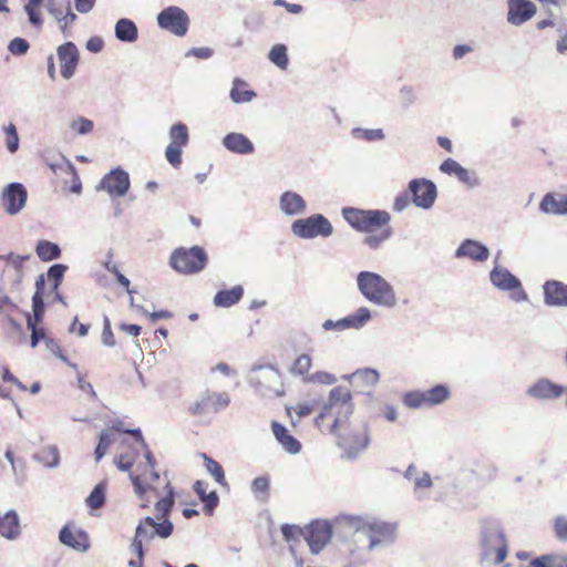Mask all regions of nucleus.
<instances>
[{"mask_svg":"<svg viewBox=\"0 0 567 567\" xmlns=\"http://www.w3.org/2000/svg\"><path fill=\"white\" fill-rule=\"evenodd\" d=\"M353 412L351 392L344 386H336L330 391L328 401L315 420L316 425L321 429L326 417H333L329 431L338 437V445L344 451L342 456L348 460L358 458L370 444L367 425L363 434L351 432L350 417Z\"/></svg>","mask_w":567,"mask_h":567,"instance_id":"obj_1","label":"nucleus"},{"mask_svg":"<svg viewBox=\"0 0 567 567\" xmlns=\"http://www.w3.org/2000/svg\"><path fill=\"white\" fill-rule=\"evenodd\" d=\"M357 288L369 302L385 309L398 306V297L393 286L380 274L369 270L358 272Z\"/></svg>","mask_w":567,"mask_h":567,"instance_id":"obj_2","label":"nucleus"},{"mask_svg":"<svg viewBox=\"0 0 567 567\" xmlns=\"http://www.w3.org/2000/svg\"><path fill=\"white\" fill-rule=\"evenodd\" d=\"M342 520L357 532H362L367 535L369 539V550L384 548L393 544L396 539L395 524L352 515L342 517Z\"/></svg>","mask_w":567,"mask_h":567,"instance_id":"obj_3","label":"nucleus"},{"mask_svg":"<svg viewBox=\"0 0 567 567\" xmlns=\"http://www.w3.org/2000/svg\"><path fill=\"white\" fill-rule=\"evenodd\" d=\"M481 555L483 559H492L494 564H501L508 554L505 534L498 522L484 519L481 522Z\"/></svg>","mask_w":567,"mask_h":567,"instance_id":"obj_4","label":"nucleus"},{"mask_svg":"<svg viewBox=\"0 0 567 567\" xmlns=\"http://www.w3.org/2000/svg\"><path fill=\"white\" fill-rule=\"evenodd\" d=\"M174 525L169 519L157 520L155 517L145 516L138 520L135 534L131 543V550L143 555V548L148 545L155 537L166 539L172 536Z\"/></svg>","mask_w":567,"mask_h":567,"instance_id":"obj_5","label":"nucleus"},{"mask_svg":"<svg viewBox=\"0 0 567 567\" xmlns=\"http://www.w3.org/2000/svg\"><path fill=\"white\" fill-rule=\"evenodd\" d=\"M207 261V254L202 247H179L172 252L169 266L179 274L190 275L202 271L206 267Z\"/></svg>","mask_w":567,"mask_h":567,"instance_id":"obj_6","label":"nucleus"},{"mask_svg":"<svg viewBox=\"0 0 567 567\" xmlns=\"http://www.w3.org/2000/svg\"><path fill=\"white\" fill-rule=\"evenodd\" d=\"M291 231L301 239L327 238L333 234V226L322 214H313L309 217L293 220Z\"/></svg>","mask_w":567,"mask_h":567,"instance_id":"obj_7","label":"nucleus"},{"mask_svg":"<svg viewBox=\"0 0 567 567\" xmlns=\"http://www.w3.org/2000/svg\"><path fill=\"white\" fill-rule=\"evenodd\" d=\"M489 280L496 289L511 292V298L514 301L524 302L528 300V296L523 289L520 280L498 262H496L491 270Z\"/></svg>","mask_w":567,"mask_h":567,"instance_id":"obj_8","label":"nucleus"},{"mask_svg":"<svg viewBox=\"0 0 567 567\" xmlns=\"http://www.w3.org/2000/svg\"><path fill=\"white\" fill-rule=\"evenodd\" d=\"M157 24L161 29L166 30L177 37H184L189 27V18L187 13L179 7L171 6L163 9L157 14Z\"/></svg>","mask_w":567,"mask_h":567,"instance_id":"obj_9","label":"nucleus"},{"mask_svg":"<svg viewBox=\"0 0 567 567\" xmlns=\"http://www.w3.org/2000/svg\"><path fill=\"white\" fill-rule=\"evenodd\" d=\"M411 202L417 208L429 210L433 207L436 197V185L426 178H414L408 184Z\"/></svg>","mask_w":567,"mask_h":567,"instance_id":"obj_10","label":"nucleus"},{"mask_svg":"<svg viewBox=\"0 0 567 567\" xmlns=\"http://www.w3.org/2000/svg\"><path fill=\"white\" fill-rule=\"evenodd\" d=\"M131 187L130 175L117 166L106 173L96 186L97 190H105L112 198L125 196Z\"/></svg>","mask_w":567,"mask_h":567,"instance_id":"obj_11","label":"nucleus"},{"mask_svg":"<svg viewBox=\"0 0 567 567\" xmlns=\"http://www.w3.org/2000/svg\"><path fill=\"white\" fill-rule=\"evenodd\" d=\"M332 527L328 520H313L305 528L306 539L311 554H319L330 542Z\"/></svg>","mask_w":567,"mask_h":567,"instance_id":"obj_12","label":"nucleus"},{"mask_svg":"<svg viewBox=\"0 0 567 567\" xmlns=\"http://www.w3.org/2000/svg\"><path fill=\"white\" fill-rule=\"evenodd\" d=\"M372 318L371 310L368 307H360L353 313L339 320L327 319L322 323L326 331H344L347 329L359 330L363 328Z\"/></svg>","mask_w":567,"mask_h":567,"instance_id":"obj_13","label":"nucleus"},{"mask_svg":"<svg viewBox=\"0 0 567 567\" xmlns=\"http://www.w3.org/2000/svg\"><path fill=\"white\" fill-rule=\"evenodd\" d=\"M28 199V192L23 184L14 182L8 184L1 193V203L7 214L20 213Z\"/></svg>","mask_w":567,"mask_h":567,"instance_id":"obj_14","label":"nucleus"},{"mask_svg":"<svg viewBox=\"0 0 567 567\" xmlns=\"http://www.w3.org/2000/svg\"><path fill=\"white\" fill-rule=\"evenodd\" d=\"M230 402L229 395L223 393H210L206 392L199 395V398L189 408L188 412L192 415H203L207 412H217L220 409L226 408Z\"/></svg>","mask_w":567,"mask_h":567,"instance_id":"obj_15","label":"nucleus"},{"mask_svg":"<svg viewBox=\"0 0 567 567\" xmlns=\"http://www.w3.org/2000/svg\"><path fill=\"white\" fill-rule=\"evenodd\" d=\"M565 393V388L547 378H539L530 384L526 394L538 401H553L559 399Z\"/></svg>","mask_w":567,"mask_h":567,"instance_id":"obj_16","label":"nucleus"},{"mask_svg":"<svg viewBox=\"0 0 567 567\" xmlns=\"http://www.w3.org/2000/svg\"><path fill=\"white\" fill-rule=\"evenodd\" d=\"M259 372L256 377H251L250 383L259 391L261 394H267L268 392H274L276 395L280 396L284 394L282 389H277L275 386L276 383L280 381V373L274 367H259L257 369Z\"/></svg>","mask_w":567,"mask_h":567,"instance_id":"obj_17","label":"nucleus"},{"mask_svg":"<svg viewBox=\"0 0 567 567\" xmlns=\"http://www.w3.org/2000/svg\"><path fill=\"white\" fill-rule=\"evenodd\" d=\"M507 8V22L515 27L530 20L537 11L536 4L529 0H508Z\"/></svg>","mask_w":567,"mask_h":567,"instance_id":"obj_18","label":"nucleus"},{"mask_svg":"<svg viewBox=\"0 0 567 567\" xmlns=\"http://www.w3.org/2000/svg\"><path fill=\"white\" fill-rule=\"evenodd\" d=\"M56 54L60 61L61 75L65 80L71 79L75 73L80 60L76 45L73 42H65L58 47Z\"/></svg>","mask_w":567,"mask_h":567,"instance_id":"obj_19","label":"nucleus"},{"mask_svg":"<svg viewBox=\"0 0 567 567\" xmlns=\"http://www.w3.org/2000/svg\"><path fill=\"white\" fill-rule=\"evenodd\" d=\"M278 207L282 215L287 217H296L306 213L307 202L300 194L293 190H285L279 196Z\"/></svg>","mask_w":567,"mask_h":567,"instance_id":"obj_20","label":"nucleus"},{"mask_svg":"<svg viewBox=\"0 0 567 567\" xmlns=\"http://www.w3.org/2000/svg\"><path fill=\"white\" fill-rule=\"evenodd\" d=\"M544 302L548 307L567 308V285L559 280H547L543 285Z\"/></svg>","mask_w":567,"mask_h":567,"instance_id":"obj_21","label":"nucleus"},{"mask_svg":"<svg viewBox=\"0 0 567 567\" xmlns=\"http://www.w3.org/2000/svg\"><path fill=\"white\" fill-rule=\"evenodd\" d=\"M456 258H470L471 260L483 262L489 257V249L482 243L474 239H465L455 250Z\"/></svg>","mask_w":567,"mask_h":567,"instance_id":"obj_22","label":"nucleus"},{"mask_svg":"<svg viewBox=\"0 0 567 567\" xmlns=\"http://www.w3.org/2000/svg\"><path fill=\"white\" fill-rule=\"evenodd\" d=\"M221 145L238 155H250L255 152L254 143L243 133L231 132L221 140Z\"/></svg>","mask_w":567,"mask_h":567,"instance_id":"obj_23","label":"nucleus"},{"mask_svg":"<svg viewBox=\"0 0 567 567\" xmlns=\"http://www.w3.org/2000/svg\"><path fill=\"white\" fill-rule=\"evenodd\" d=\"M59 540L78 551H86L90 547L87 534L82 529L73 532L68 525L61 528Z\"/></svg>","mask_w":567,"mask_h":567,"instance_id":"obj_24","label":"nucleus"},{"mask_svg":"<svg viewBox=\"0 0 567 567\" xmlns=\"http://www.w3.org/2000/svg\"><path fill=\"white\" fill-rule=\"evenodd\" d=\"M539 210L547 215H567V195L546 193L539 203Z\"/></svg>","mask_w":567,"mask_h":567,"instance_id":"obj_25","label":"nucleus"},{"mask_svg":"<svg viewBox=\"0 0 567 567\" xmlns=\"http://www.w3.org/2000/svg\"><path fill=\"white\" fill-rule=\"evenodd\" d=\"M21 535L20 517L14 509L0 514V536L16 540Z\"/></svg>","mask_w":567,"mask_h":567,"instance_id":"obj_26","label":"nucleus"},{"mask_svg":"<svg viewBox=\"0 0 567 567\" xmlns=\"http://www.w3.org/2000/svg\"><path fill=\"white\" fill-rule=\"evenodd\" d=\"M391 215L386 210L381 209H365L364 217L361 225V233H373L389 224Z\"/></svg>","mask_w":567,"mask_h":567,"instance_id":"obj_27","label":"nucleus"},{"mask_svg":"<svg viewBox=\"0 0 567 567\" xmlns=\"http://www.w3.org/2000/svg\"><path fill=\"white\" fill-rule=\"evenodd\" d=\"M343 379L350 381L354 386L358 388H371L379 382L380 374L375 369L364 368L358 369L353 373L344 375Z\"/></svg>","mask_w":567,"mask_h":567,"instance_id":"obj_28","label":"nucleus"},{"mask_svg":"<svg viewBox=\"0 0 567 567\" xmlns=\"http://www.w3.org/2000/svg\"><path fill=\"white\" fill-rule=\"evenodd\" d=\"M272 433L276 437V440L281 444L284 450L290 454H297L301 450L300 442L289 434L286 426L278 422L271 423Z\"/></svg>","mask_w":567,"mask_h":567,"instance_id":"obj_29","label":"nucleus"},{"mask_svg":"<svg viewBox=\"0 0 567 567\" xmlns=\"http://www.w3.org/2000/svg\"><path fill=\"white\" fill-rule=\"evenodd\" d=\"M114 33L118 41L133 43L138 38V29L135 22L128 18H121L116 21Z\"/></svg>","mask_w":567,"mask_h":567,"instance_id":"obj_30","label":"nucleus"},{"mask_svg":"<svg viewBox=\"0 0 567 567\" xmlns=\"http://www.w3.org/2000/svg\"><path fill=\"white\" fill-rule=\"evenodd\" d=\"M208 483L204 481H196L194 491L204 503V512L212 515L219 503V496L215 491L207 493Z\"/></svg>","mask_w":567,"mask_h":567,"instance_id":"obj_31","label":"nucleus"},{"mask_svg":"<svg viewBox=\"0 0 567 567\" xmlns=\"http://www.w3.org/2000/svg\"><path fill=\"white\" fill-rule=\"evenodd\" d=\"M244 296V288L240 285H236L230 289H224L217 291L214 297V305L220 308H229L238 303Z\"/></svg>","mask_w":567,"mask_h":567,"instance_id":"obj_32","label":"nucleus"},{"mask_svg":"<svg viewBox=\"0 0 567 567\" xmlns=\"http://www.w3.org/2000/svg\"><path fill=\"white\" fill-rule=\"evenodd\" d=\"M256 92L247 89V83L240 79L235 78L233 87L229 92L230 100L236 104L248 103L256 97Z\"/></svg>","mask_w":567,"mask_h":567,"instance_id":"obj_33","label":"nucleus"},{"mask_svg":"<svg viewBox=\"0 0 567 567\" xmlns=\"http://www.w3.org/2000/svg\"><path fill=\"white\" fill-rule=\"evenodd\" d=\"M166 496L165 497H162L159 498L156 503H155V511H156V516L155 518L157 520H163V519H169V514L174 507V504H175V493H174V488L171 486V484L167 482L166 483Z\"/></svg>","mask_w":567,"mask_h":567,"instance_id":"obj_34","label":"nucleus"},{"mask_svg":"<svg viewBox=\"0 0 567 567\" xmlns=\"http://www.w3.org/2000/svg\"><path fill=\"white\" fill-rule=\"evenodd\" d=\"M529 567H567V555L561 553L542 555L534 558Z\"/></svg>","mask_w":567,"mask_h":567,"instance_id":"obj_35","label":"nucleus"},{"mask_svg":"<svg viewBox=\"0 0 567 567\" xmlns=\"http://www.w3.org/2000/svg\"><path fill=\"white\" fill-rule=\"evenodd\" d=\"M35 252L38 257L45 262L61 257V248L59 245L44 239L37 243Z\"/></svg>","mask_w":567,"mask_h":567,"instance_id":"obj_36","label":"nucleus"},{"mask_svg":"<svg viewBox=\"0 0 567 567\" xmlns=\"http://www.w3.org/2000/svg\"><path fill=\"white\" fill-rule=\"evenodd\" d=\"M33 460L49 468H56L60 465V453L55 445H49L34 454Z\"/></svg>","mask_w":567,"mask_h":567,"instance_id":"obj_37","label":"nucleus"},{"mask_svg":"<svg viewBox=\"0 0 567 567\" xmlns=\"http://www.w3.org/2000/svg\"><path fill=\"white\" fill-rule=\"evenodd\" d=\"M424 395L426 400V406H435L446 401L451 395V391L450 388L445 384H436L431 389L425 390Z\"/></svg>","mask_w":567,"mask_h":567,"instance_id":"obj_38","label":"nucleus"},{"mask_svg":"<svg viewBox=\"0 0 567 567\" xmlns=\"http://www.w3.org/2000/svg\"><path fill=\"white\" fill-rule=\"evenodd\" d=\"M171 145L184 147L188 144L189 134L186 124L177 122L169 128Z\"/></svg>","mask_w":567,"mask_h":567,"instance_id":"obj_39","label":"nucleus"},{"mask_svg":"<svg viewBox=\"0 0 567 567\" xmlns=\"http://www.w3.org/2000/svg\"><path fill=\"white\" fill-rule=\"evenodd\" d=\"M202 457L204 460L206 471L215 478L218 484L226 487L228 484L226 482L225 472L221 465L205 453L202 454Z\"/></svg>","mask_w":567,"mask_h":567,"instance_id":"obj_40","label":"nucleus"},{"mask_svg":"<svg viewBox=\"0 0 567 567\" xmlns=\"http://www.w3.org/2000/svg\"><path fill=\"white\" fill-rule=\"evenodd\" d=\"M268 59L280 70H287L289 64L287 47L282 43L275 44L269 51Z\"/></svg>","mask_w":567,"mask_h":567,"instance_id":"obj_41","label":"nucleus"},{"mask_svg":"<svg viewBox=\"0 0 567 567\" xmlns=\"http://www.w3.org/2000/svg\"><path fill=\"white\" fill-rule=\"evenodd\" d=\"M106 483L101 482L94 486L85 503L93 509L102 508L105 504Z\"/></svg>","mask_w":567,"mask_h":567,"instance_id":"obj_42","label":"nucleus"},{"mask_svg":"<svg viewBox=\"0 0 567 567\" xmlns=\"http://www.w3.org/2000/svg\"><path fill=\"white\" fill-rule=\"evenodd\" d=\"M365 209L343 207L341 210L344 220L355 230L360 231Z\"/></svg>","mask_w":567,"mask_h":567,"instance_id":"obj_43","label":"nucleus"},{"mask_svg":"<svg viewBox=\"0 0 567 567\" xmlns=\"http://www.w3.org/2000/svg\"><path fill=\"white\" fill-rule=\"evenodd\" d=\"M312 365V359L309 354H300L292 363L290 368V373L293 375H300L302 377V380L305 381V377L310 375L311 373H308L310 368Z\"/></svg>","mask_w":567,"mask_h":567,"instance_id":"obj_44","label":"nucleus"},{"mask_svg":"<svg viewBox=\"0 0 567 567\" xmlns=\"http://www.w3.org/2000/svg\"><path fill=\"white\" fill-rule=\"evenodd\" d=\"M392 236L391 228H384L379 234H370L363 238V245L369 247L372 250L379 249L386 240H389Z\"/></svg>","mask_w":567,"mask_h":567,"instance_id":"obj_45","label":"nucleus"},{"mask_svg":"<svg viewBox=\"0 0 567 567\" xmlns=\"http://www.w3.org/2000/svg\"><path fill=\"white\" fill-rule=\"evenodd\" d=\"M402 402L405 406L410 409H421L423 406H426L424 391L420 390L409 391L404 393Z\"/></svg>","mask_w":567,"mask_h":567,"instance_id":"obj_46","label":"nucleus"},{"mask_svg":"<svg viewBox=\"0 0 567 567\" xmlns=\"http://www.w3.org/2000/svg\"><path fill=\"white\" fill-rule=\"evenodd\" d=\"M68 270V266L63 264H54L48 270V278L52 281L51 290L52 292H56L59 290L60 285L62 284L65 271Z\"/></svg>","mask_w":567,"mask_h":567,"instance_id":"obj_47","label":"nucleus"},{"mask_svg":"<svg viewBox=\"0 0 567 567\" xmlns=\"http://www.w3.org/2000/svg\"><path fill=\"white\" fill-rule=\"evenodd\" d=\"M48 166L54 174H66L76 176L75 166L64 155H60L59 162H48Z\"/></svg>","mask_w":567,"mask_h":567,"instance_id":"obj_48","label":"nucleus"},{"mask_svg":"<svg viewBox=\"0 0 567 567\" xmlns=\"http://www.w3.org/2000/svg\"><path fill=\"white\" fill-rule=\"evenodd\" d=\"M112 258V254L109 255V259L104 262V267L105 269L113 274L116 278V281L125 288V290L127 291L128 295H133L135 292V290H132L130 288V280L120 271L118 267L112 262L111 260Z\"/></svg>","mask_w":567,"mask_h":567,"instance_id":"obj_49","label":"nucleus"},{"mask_svg":"<svg viewBox=\"0 0 567 567\" xmlns=\"http://www.w3.org/2000/svg\"><path fill=\"white\" fill-rule=\"evenodd\" d=\"M352 136L354 138H363L368 142L381 141L384 138V133L381 128H360L355 127L352 130Z\"/></svg>","mask_w":567,"mask_h":567,"instance_id":"obj_50","label":"nucleus"},{"mask_svg":"<svg viewBox=\"0 0 567 567\" xmlns=\"http://www.w3.org/2000/svg\"><path fill=\"white\" fill-rule=\"evenodd\" d=\"M44 0H29L24 6V11L28 14L29 22L34 27L42 25L41 14L37 11V8L40 7Z\"/></svg>","mask_w":567,"mask_h":567,"instance_id":"obj_51","label":"nucleus"},{"mask_svg":"<svg viewBox=\"0 0 567 567\" xmlns=\"http://www.w3.org/2000/svg\"><path fill=\"white\" fill-rule=\"evenodd\" d=\"M113 440L110 432L107 430H103L99 435V443L94 451L96 462H99L106 454Z\"/></svg>","mask_w":567,"mask_h":567,"instance_id":"obj_52","label":"nucleus"},{"mask_svg":"<svg viewBox=\"0 0 567 567\" xmlns=\"http://www.w3.org/2000/svg\"><path fill=\"white\" fill-rule=\"evenodd\" d=\"M45 311V305L43 301V297L39 296V293H33L32 296V312L31 322L32 323H41L43 321V316Z\"/></svg>","mask_w":567,"mask_h":567,"instance_id":"obj_53","label":"nucleus"},{"mask_svg":"<svg viewBox=\"0 0 567 567\" xmlns=\"http://www.w3.org/2000/svg\"><path fill=\"white\" fill-rule=\"evenodd\" d=\"M7 135L6 146L10 153H16L19 148V135L13 123L3 127Z\"/></svg>","mask_w":567,"mask_h":567,"instance_id":"obj_54","label":"nucleus"},{"mask_svg":"<svg viewBox=\"0 0 567 567\" xmlns=\"http://www.w3.org/2000/svg\"><path fill=\"white\" fill-rule=\"evenodd\" d=\"M306 383H319V384H333L337 382L336 375L324 372V371H317L315 373H311L308 377H305Z\"/></svg>","mask_w":567,"mask_h":567,"instance_id":"obj_55","label":"nucleus"},{"mask_svg":"<svg viewBox=\"0 0 567 567\" xmlns=\"http://www.w3.org/2000/svg\"><path fill=\"white\" fill-rule=\"evenodd\" d=\"M70 127L80 135H86L93 131L94 124L91 120L79 116L71 122Z\"/></svg>","mask_w":567,"mask_h":567,"instance_id":"obj_56","label":"nucleus"},{"mask_svg":"<svg viewBox=\"0 0 567 567\" xmlns=\"http://www.w3.org/2000/svg\"><path fill=\"white\" fill-rule=\"evenodd\" d=\"M30 48L29 42L23 38H14L8 44V50L13 55H24Z\"/></svg>","mask_w":567,"mask_h":567,"instance_id":"obj_57","label":"nucleus"},{"mask_svg":"<svg viewBox=\"0 0 567 567\" xmlns=\"http://www.w3.org/2000/svg\"><path fill=\"white\" fill-rule=\"evenodd\" d=\"M165 157L173 167H178L182 164V147L168 144L165 150Z\"/></svg>","mask_w":567,"mask_h":567,"instance_id":"obj_58","label":"nucleus"},{"mask_svg":"<svg viewBox=\"0 0 567 567\" xmlns=\"http://www.w3.org/2000/svg\"><path fill=\"white\" fill-rule=\"evenodd\" d=\"M27 326H28V329L31 331L30 346L32 348H35L39 344V342L45 338L44 331L43 330H39L37 328L38 323H32L31 322V315L30 313H27Z\"/></svg>","mask_w":567,"mask_h":567,"instance_id":"obj_59","label":"nucleus"},{"mask_svg":"<svg viewBox=\"0 0 567 567\" xmlns=\"http://www.w3.org/2000/svg\"><path fill=\"white\" fill-rule=\"evenodd\" d=\"M281 534L287 542H291L298 539L300 536L303 537L305 529L297 525L284 524L281 526Z\"/></svg>","mask_w":567,"mask_h":567,"instance_id":"obj_60","label":"nucleus"},{"mask_svg":"<svg viewBox=\"0 0 567 567\" xmlns=\"http://www.w3.org/2000/svg\"><path fill=\"white\" fill-rule=\"evenodd\" d=\"M554 532L557 539L560 542H567V517L557 516L554 519Z\"/></svg>","mask_w":567,"mask_h":567,"instance_id":"obj_61","label":"nucleus"},{"mask_svg":"<svg viewBox=\"0 0 567 567\" xmlns=\"http://www.w3.org/2000/svg\"><path fill=\"white\" fill-rule=\"evenodd\" d=\"M457 179L465 184L470 188L477 187L480 185V179L474 172H470L466 168H462L461 172L456 175Z\"/></svg>","mask_w":567,"mask_h":567,"instance_id":"obj_62","label":"nucleus"},{"mask_svg":"<svg viewBox=\"0 0 567 567\" xmlns=\"http://www.w3.org/2000/svg\"><path fill=\"white\" fill-rule=\"evenodd\" d=\"M102 343L106 347L115 346V338L111 328V322L106 316H104L103 319Z\"/></svg>","mask_w":567,"mask_h":567,"instance_id":"obj_63","label":"nucleus"},{"mask_svg":"<svg viewBox=\"0 0 567 567\" xmlns=\"http://www.w3.org/2000/svg\"><path fill=\"white\" fill-rule=\"evenodd\" d=\"M558 39L556 42V50L560 54L567 52V24H560L557 28Z\"/></svg>","mask_w":567,"mask_h":567,"instance_id":"obj_64","label":"nucleus"}]
</instances>
